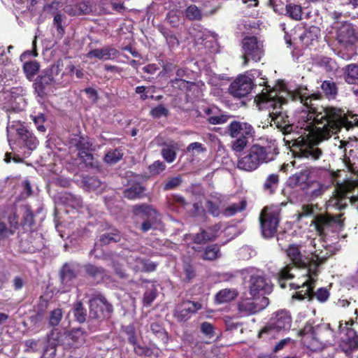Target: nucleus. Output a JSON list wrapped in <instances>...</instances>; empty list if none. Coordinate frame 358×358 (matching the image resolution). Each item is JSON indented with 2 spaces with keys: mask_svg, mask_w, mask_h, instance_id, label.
Listing matches in <instances>:
<instances>
[{
  "mask_svg": "<svg viewBox=\"0 0 358 358\" xmlns=\"http://www.w3.org/2000/svg\"><path fill=\"white\" fill-rule=\"evenodd\" d=\"M291 97L304 108L298 115V124L309 131L308 135L292 140L293 152L301 157L318 159L322 154L318 144L336 134V108L319 106L316 102L322 99L321 94L310 93L306 87H298Z\"/></svg>",
  "mask_w": 358,
  "mask_h": 358,
  "instance_id": "f257e3e1",
  "label": "nucleus"
},
{
  "mask_svg": "<svg viewBox=\"0 0 358 358\" xmlns=\"http://www.w3.org/2000/svg\"><path fill=\"white\" fill-rule=\"evenodd\" d=\"M352 145L344 140L340 141V145L337 148V156L342 161L343 168L337 169V208L343 209L346 204H343V199H348L351 204H358V180H351L346 178L343 182H339L338 179L341 177V172L347 170L348 173H357L351 157L354 153L352 149Z\"/></svg>",
  "mask_w": 358,
  "mask_h": 358,
  "instance_id": "f03ea898",
  "label": "nucleus"
},
{
  "mask_svg": "<svg viewBox=\"0 0 358 358\" xmlns=\"http://www.w3.org/2000/svg\"><path fill=\"white\" fill-rule=\"evenodd\" d=\"M278 155L279 148L276 141L256 143L249 148L243 157L238 159L237 167L241 170L253 171L261 164L275 160Z\"/></svg>",
  "mask_w": 358,
  "mask_h": 358,
  "instance_id": "7ed1b4c3",
  "label": "nucleus"
},
{
  "mask_svg": "<svg viewBox=\"0 0 358 358\" xmlns=\"http://www.w3.org/2000/svg\"><path fill=\"white\" fill-rule=\"evenodd\" d=\"M285 252L290 261L289 264L297 268H306V275H318L320 263L308 256L303 255L300 245L289 244L285 250Z\"/></svg>",
  "mask_w": 358,
  "mask_h": 358,
  "instance_id": "20e7f679",
  "label": "nucleus"
},
{
  "mask_svg": "<svg viewBox=\"0 0 358 358\" xmlns=\"http://www.w3.org/2000/svg\"><path fill=\"white\" fill-rule=\"evenodd\" d=\"M292 318L289 310L282 309L275 311L272 315L269 322L259 332V337L264 335L273 336L275 332L288 331L292 326Z\"/></svg>",
  "mask_w": 358,
  "mask_h": 358,
  "instance_id": "39448f33",
  "label": "nucleus"
},
{
  "mask_svg": "<svg viewBox=\"0 0 358 358\" xmlns=\"http://www.w3.org/2000/svg\"><path fill=\"white\" fill-rule=\"evenodd\" d=\"M280 208L278 206L264 207L259 215L260 229L262 236L270 238L275 236L280 222Z\"/></svg>",
  "mask_w": 358,
  "mask_h": 358,
  "instance_id": "423d86ee",
  "label": "nucleus"
},
{
  "mask_svg": "<svg viewBox=\"0 0 358 358\" xmlns=\"http://www.w3.org/2000/svg\"><path fill=\"white\" fill-rule=\"evenodd\" d=\"M248 291L251 296L256 297L270 294L273 289L271 280L266 278L262 271L250 269L245 277Z\"/></svg>",
  "mask_w": 358,
  "mask_h": 358,
  "instance_id": "0eeeda50",
  "label": "nucleus"
},
{
  "mask_svg": "<svg viewBox=\"0 0 358 358\" xmlns=\"http://www.w3.org/2000/svg\"><path fill=\"white\" fill-rule=\"evenodd\" d=\"M134 215L141 221L139 229L143 233L156 229L160 223L159 214L150 205L143 203L133 207Z\"/></svg>",
  "mask_w": 358,
  "mask_h": 358,
  "instance_id": "6e6552de",
  "label": "nucleus"
},
{
  "mask_svg": "<svg viewBox=\"0 0 358 358\" xmlns=\"http://www.w3.org/2000/svg\"><path fill=\"white\" fill-rule=\"evenodd\" d=\"M344 324L343 327V321L339 322L338 331L341 336L339 348L346 356L349 357L354 351L358 350V336L352 328L353 325L352 320L345 322Z\"/></svg>",
  "mask_w": 358,
  "mask_h": 358,
  "instance_id": "1a4fd4ad",
  "label": "nucleus"
},
{
  "mask_svg": "<svg viewBox=\"0 0 358 358\" xmlns=\"http://www.w3.org/2000/svg\"><path fill=\"white\" fill-rule=\"evenodd\" d=\"M89 315L94 320H107L113 313V306L101 294L93 295L89 300Z\"/></svg>",
  "mask_w": 358,
  "mask_h": 358,
  "instance_id": "9d476101",
  "label": "nucleus"
},
{
  "mask_svg": "<svg viewBox=\"0 0 358 358\" xmlns=\"http://www.w3.org/2000/svg\"><path fill=\"white\" fill-rule=\"evenodd\" d=\"M337 41L340 44L347 45L348 50L350 52L342 53L341 50L337 52V55L343 59H350L354 54L353 45L358 41V33L354 27L349 23H345L337 30Z\"/></svg>",
  "mask_w": 358,
  "mask_h": 358,
  "instance_id": "9b49d317",
  "label": "nucleus"
},
{
  "mask_svg": "<svg viewBox=\"0 0 358 358\" xmlns=\"http://www.w3.org/2000/svg\"><path fill=\"white\" fill-rule=\"evenodd\" d=\"M243 64L247 65L252 60L259 62L264 55L263 45L257 36H245L242 40Z\"/></svg>",
  "mask_w": 358,
  "mask_h": 358,
  "instance_id": "f8f14e48",
  "label": "nucleus"
},
{
  "mask_svg": "<svg viewBox=\"0 0 358 358\" xmlns=\"http://www.w3.org/2000/svg\"><path fill=\"white\" fill-rule=\"evenodd\" d=\"M201 308V303L185 299L176 305L173 315L178 322H185Z\"/></svg>",
  "mask_w": 358,
  "mask_h": 358,
  "instance_id": "ddd939ff",
  "label": "nucleus"
},
{
  "mask_svg": "<svg viewBox=\"0 0 358 358\" xmlns=\"http://www.w3.org/2000/svg\"><path fill=\"white\" fill-rule=\"evenodd\" d=\"M268 303V299L266 296L243 299L238 302V310L241 316H248L261 311Z\"/></svg>",
  "mask_w": 358,
  "mask_h": 358,
  "instance_id": "4468645a",
  "label": "nucleus"
},
{
  "mask_svg": "<svg viewBox=\"0 0 358 358\" xmlns=\"http://www.w3.org/2000/svg\"><path fill=\"white\" fill-rule=\"evenodd\" d=\"M75 66L68 59H59L46 71L50 73L57 84L63 82V78L72 76Z\"/></svg>",
  "mask_w": 358,
  "mask_h": 358,
  "instance_id": "2eb2a0df",
  "label": "nucleus"
},
{
  "mask_svg": "<svg viewBox=\"0 0 358 358\" xmlns=\"http://www.w3.org/2000/svg\"><path fill=\"white\" fill-rule=\"evenodd\" d=\"M255 85L248 76L239 75L229 85V92L236 98L248 95Z\"/></svg>",
  "mask_w": 358,
  "mask_h": 358,
  "instance_id": "dca6fc26",
  "label": "nucleus"
},
{
  "mask_svg": "<svg viewBox=\"0 0 358 358\" xmlns=\"http://www.w3.org/2000/svg\"><path fill=\"white\" fill-rule=\"evenodd\" d=\"M71 143L73 144L79 151V158L83 159L86 164L92 166L94 157L93 155L90 152V151L92 150V143L90 138L86 136H76L75 138H71Z\"/></svg>",
  "mask_w": 358,
  "mask_h": 358,
  "instance_id": "f3484780",
  "label": "nucleus"
},
{
  "mask_svg": "<svg viewBox=\"0 0 358 358\" xmlns=\"http://www.w3.org/2000/svg\"><path fill=\"white\" fill-rule=\"evenodd\" d=\"M17 138L16 143L20 149H27L28 150L32 151L37 148L38 145V139L35 135L26 127H22L17 129Z\"/></svg>",
  "mask_w": 358,
  "mask_h": 358,
  "instance_id": "a211bd4d",
  "label": "nucleus"
},
{
  "mask_svg": "<svg viewBox=\"0 0 358 358\" xmlns=\"http://www.w3.org/2000/svg\"><path fill=\"white\" fill-rule=\"evenodd\" d=\"M226 133L234 138L244 137V136H254L255 131L250 124L234 120L227 126Z\"/></svg>",
  "mask_w": 358,
  "mask_h": 358,
  "instance_id": "6ab92c4d",
  "label": "nucleus"
},
{
  "mask_svg": "<svg viewBox=\"0 0 358 358\" xmlns=\"http://www.w3.org/2000/svg\"><path fill=\"white\" fill-rule=\"evenodd\" d=\"M306 280L301 284L290 283V287L292 289H299L300 287L305 288V290H301L295 292L293 298L298 300H303L306 298H311L313 294V289L315 288V283L317 280V275H306Z\"/></svg>",
  "mask_w": 358,
  "mask_h": 358,
  "instance_id": "aec40b11",
  "label": "nucleus"
},
{
  "mask_svg": "<svg viewBox=\"0 0 358 358\" xmlns=\"http://www.w3.org/2000/svg\"><path fill=\"white\" fill-rule=\"evenodd\" d=\"M310 332H306V327L299 331V335L302 336V343L305 347L313 352L320 351L325 347L322 341L315 335L312 327H309Z\"/></svg>",
  "mask_w": 358,
  "mask_h": 358,
  "instance_id": "412c9836",
  "label": "nucleus"
},
{
  "mask_svg": "<svg viewBox=\"0 0 358 358\" xmlns=\"http://www.w3.org/2000/svg\"><path fill=\"white\" fill-rule=\"evenodd\" d=\"M355 126L358 127V115L353 114L349 110L344 113L341 108H337V134L342 128H345L348 131Z\"/></svg>",
  "mask_w": 358,
  "mask_h": 358,
  "instance_id": "4be33fe9",
  "label": "nucleus"
},
{
  "mask_svg": "<svg viewBox=\"0 0 358 358\" xmlns=\"http://www.w3.org/2000/svg\"><path fill=\"white\" fill-rule=\"evenodd\" d=\"M329 176L330 178V184L328 185H325L321 183H319L317 182H312L310 185H309L308 189V193L310 194V197L312 199H315L320 195L322 194V193L328 189V187L331 185H334L336 187L335 182H336V171L331 170L329 171ZM334 198H336V187H334V191L332 192V196L331 199L330 200V202L334 201Z\"/></svg>",
  "mask_w": 358,
  "mask_h": 358,
  "instance_id": "5701e85b",
  "label": "nucleus"
},
{
  "mask_svg": "<svg viewBox=\"0 0 358 358\" xmlns=\"http://www.w3.org/2000/svg\"><path fill=\"white\" fill-rule=\"evenodd\" d=\"M55 83H57V82L45 69L36 77L33 83V87L38 96L43 97L46 94V88Z\"/></svg>",
  "mask_w": 358,
  "mask_h": 358,
  "instance_id": "b1692460",
  "label": "nucleus"
},
{
  "mask_svg": "<svg viewBox=\"0 0 358 358\" xmlns=\"http://www.w3.org/2000/svg\"><path fill=\"white\" fill-rule=\"evenodd\" d=\"M119 55V51L111 46L93 49L87 54V57L90 59L96 58L100 60H113L117 58Z\"/></svg>",
  "mask_w": 358,
  "mask_h": 358,
  "instance_id": "393cba45",
  "label": "nucleus"
},
{
  "mask_svg": "<svg viewBox=\"0 0 358 358\" xmlns=\"http://www.w3.org/2000/svg\"><path fill=\"white\" fill-rule=\"evenodd\" d=\"M271 122L282 131L283 134H289L293 130V124L290 123L288 115L282 111L272 113L270 114Z\"/></svg>",
  "mask_w": 358,
  "mask_h": 358,
  "instance_id": "a878e982",
  "label": "nucleus"
},
{
  "mask_svg": "<svg viewBox=\"0 0 358 358\" xmlns=\"http://www.w3.org/2000/svg\"><path fill=\"white\" fill-rule=\"evenodd\" d=\"M315 335L318 336L324 344V347L333 345L335 341V334L334 330L327 323L319 325L315 330Z\"/></svg>",
  "mask_w": 358,
  "mask_h": 358,
  "instance_id": "bb28decb",
  "label": "nucleus"
},
{
  "mask_svg": "<svg viewBox=\"0 0 358 358\" xmlns=\"http://www.w3.org/2000/svg\"><path fill=\"white\" fill-rule=\"evenodd\" d=\"M336 223V216L329 215H319L312 221L313 225L320 236H325V231Z\"/></svg>",
  "mask_w": 358,
  "mask_h": 358,
  "instance_id": "cd10ccee",
  "label": "nucleus"
},
{
  "mask_svg": "<svg viewBox=\"0 0 358 358\" xmlns=\"http://www.w3.org/2000/svg\"><path fill=\"white\" fill-rule=\"evenodd\" d=\"M86 277L91 279L95 284H99L103 281L106 271L102 266H96L92 264H86L83 266Z\"/></svg>",
  "mask_w": 358,
  "mask_h": 358,
  "instance_id": "c85d7f7f",
  "label": "nucleus"
},
{
  "mask_svg": "<svg viewBox=\"0 0 358 358\" xmlns=\"http://www.w3.org/2000/svg\"><path fill=\"white\" fill-rule=\"evenodd\" d=\"M131 345L133 346L134 354L138 357L158 358L159 356V349L157 347L151 348L141 345L138 340Z\"/></svg>",
  "mask_w": 358,
  "mask_h": 358,
  "instance_id": "c756f323",
  "label": "nucleus"
},
{
  "mask_svg": "<svg viewBox=\"0 0 358 358\" xmlns=\"http://www.w3.org/2000/svg\"><path fill=\"white\" fill-rule=\"evenodd\" d=\"M145 187L141 182H135L123 191V196L130 200L141 199L145 195Z\"/></svg>",
  "mask_w": 358,
  "mask_h": 358,
  "instance_id": "7c9ffc66",
  "label": "nucleus"
},
{
  "mask_svg": "<svg viewBox=\"0 0 358 358\" xmlns=\"http://www.w3.org/2000/svg\"><path fill=\"white\" fill-rule=\"evenodd\" d=\"M280 185V175L278 173L269 174L264 181L262 189L268 195L274 194Z\"/></svg>",
  "mask_w": 358,
  "mask_h": 358,
  "instance_id": "2f4dec72",
  "label": "nucleus"
},
{
  "mask_svg": "<svg viewBox=\"0 0 358 358\" xmlns=\"http://www.w3.org/2000/svg\"><path fill=\"white\" fill-rule=\"evenodd\" d=\"M182 273L184 278L182 281L184 282H191L196 277V270L195 266L190 259L182 260Z\"/></svg>",
  "mask_w": 358,
  "mask_h": 358,
  "instance_id": "473e14b6",
  "label": "nucleus"
},
{
  "mask_svg": "<svg viewBox=\"0 0 358 358\" xmlns=\"http://www.w3.org/2000/svg\"><path fill=\"white\" fill-rule=\"evenodd\" d=\"M76 277L77 273L75 268L68 263H65L59 271V278L64 285H69Z\"/></svg>",
  "mask_w": 358,
  "mask_h": 358,
  "instance_id": "72a5a7b5",
  "label": "nucleus"
},
{
  "mask_svg": "<svg viewBox=\"0 0 358 358\" xmlns=\"http://www.w3.org/2000/svg\"><path fill=\"white\" fill-rule=\"evenodd\" d=\"M238 294L236 289H223L216 294L215 300L218 304L229 303L237 297Z\"/></svg>",
  "mask_w": 358,
  "mask_h": 358,
  "instance_id": "f704fd0d",
  "label": "nucleus"
},
{
  "mask_svg": "<svg viewBox=\"0 0 358 358\" xmlns=\"http://www.w3.org/2000/svg\"><path fill=\"white\" fill-rule=\"evenodd\" d=\"M283 13L287 17L295 20L300 21L302 20L303 8L299 4L289 3L286 4Z\"/></svg>",
  "mask_w": 358,
  "mask_h": 358,
  "instance_id": "c9c22d12",
  "label": "nucleus"
},
{
  "mask_svg": "<svg viewBox=\"0 0 358 358\" xmlns=\"http://www.w3.org/2000/svg\"><path fill=\"white\" fill-rule=\"evenodd\" d=\"M309 178L310 171L307 169H301L289 177V183L292 187L305 185L308 182Z\"/></svg>",
  "mask_w": 358,
  "mask_h": 358,
  "instance_id": "e433bc0d",
  "label": "nucleus"
},
{
  "mask_svg": "<svg viewBox=\"0 0 358 358\" xmlns=\"http://www.w3.org/2000/svg\"><path fill=\"white\" fill-rule=\"evenodd\" d=\"M87 336V332L81 327L74 328L68 333L69 340L74 343L76 347L81 346L85 343Z\"/></svg>",
  "mask_w": 358,
  "mask_h": 358,
  "instance_id": "4c0bfd02",
  "label": "nucleus"
},
{
  "mask_svg": "<svg viewBox=\"0 0 358 358\" xmlns=\"http://www.w3.org/2000/svg\"><path fill=\"white\" fill-rule=\"evenodd\" d=\"M124 157L123 149L117 148L108 150L103 157V162L107 164H115L122 159Z\"/></svg>",
  "mask_w": 358,
  "mask_h": 358,
  "instance_id": "58836bf2",
  "label": "nucleus"
},
{
  "mask_svg": "<svg viewBox=\"0 0 358 358\" xmlns=\"http://www.w3.org/2000/svg\"><path fill=\"white\" fill-rule=\"evenodd\" d=\"M150 329L151 332L163 343H168L169 334L162 324L158 322H152L150 325Z\"/></svg>",
  "mask_w": 358,
  "mask_h": 358,
  "instance_id": "ea45409f",
  "label": "nucleus"
},
{
  "mask_svg": "<svg viewBox=\"0 0 358 358\" xmlns=\"http://www.w3.org/2000/svg\"><path fill=\"white\" fill-rule=\"evenodd\" d=\"M74 319L76 322L82 324L86 321L87 310L81 301L74 302L72 308Z\"/></svg>",
  "mask_w": 358,
  "mask_h": 358,
  "instance_id": "a19ab883",
  "label": "nucleus"
},
{
  "mask_svg": "<svg viewBox=\"0 0 358 358\" xmlns=\"http://www.w3.org/2000/svg\"><path fill=\"white\" fill-rule=\"evenodd\" d=\"M91 0H82L76 3L72 8V14L73 15H88L93 13Z\"/></svg>",
  "mask_w": 358,
  "mask_h": 358,
  "instance_id": "79ce46f5",
  "label": "nucleus"
},
{
  "mask_svg": "<svg viewBox=\"0 0 358 358\" xmlns=\"http://www.w3.org/2000/svg\"><path fill=\"white\" fill-rule=\"evenodd\" d=\"M320 35V29L317 26H310L301 36L300 38L305 43L310 44L313 41L317 40Z\"/></svg>",
  "mask_w": 358,
  "mask_h": 358,
  "instance_id": "37998d69",
  "label": "nucleus"
},
{
  "mask_svg": "<svg viewBox=\"0 0 358 358\" xmlns=\"http://www.w3.org/2000/svg\"><path fill=\"white\" fill-rule=\"evenodd\" d=\"M294 266L287 264L282 267L278 273V283L282 288L286 287V280H292L294 278V275L291 272Z\"/></svg>",
  "mask_w": 358,
  "mask_h": 358,
  "instance_id": "c03bdc74",
  "label": "nucleus"
},
{
  "mask_svg": "<svg viewBox=\"0 0 358 358\" xmlns=\"http://www.w3.org/2000/svg\"><path fill=\"white\" fill-rule=\"evenodd\" d=\"M221 257L220 248L217 244L208 245L202 255L203 260L214 261Z\"/></svg>",
  "mask_w": 358,
  "mask_h": 358,
  "instance_id": "a18cd8bd",
  "label": "nucleus"
},
{
  "mask_svg": "<svg viewBox=\"0 0 358 358\" xmlns=\"http://www.w3.org/2000/svg\"><path fill=\"white\" fill-rule=\"evenodd\" d=\"M122 236L119 230L113 229L110 232L103 234L99 238L100 243L103 245L111 243H118L121 241Z\"/></svg>",
  "mask_w": 358,
  "mask_h": 358,
  "instance_id": "49530a36",
  "label": "nucleus"
},
{
  "mask_svg": "<svg viewBox=\"0 0 358 358\" xmlns=\"http://www.w3.org/2000/svg\"><path fill=\"white\" fill-rule=\"evenodd\" d=\"M344 70V79L349 84H354L358 80V65H347Z\"/></svg>",
  "mask_w": 358,
  "mask_h": 358,
  "instance_id": "de8ad7c7",
  "label": "nucleus"
},
{
  "mask_svg": "<svg viewBox=\"0 0 358 358\" xmlns=\"http://www.w3.org/2000/svg\"><path fill=\"white\" fill-rule=\"evenodd\" d=\"M40 64L36 61L26 62L23 64V71L26 78L31 81L39 71Z\"/></svg>",
  "mask_w": 358,
  "mask_h": 358,
  "instance_id": "09e8293b",
  "label": "nucleus"
},
{
  "mask_svg": "<svg viewBox=\"0 0 358 358\" xmlns=\"http://www.w3.org/2000/svg\"><path fill=\"white\" fill-rule=\"evenodd\" d=\"M192 241L195 244L204 245L213 241V237L210 236L206 229L201 228L198 233L192 235Z\"/></svg>",
  "mask_w": 358,
  "mask_h": 358,
  "instance_id": "8fccbe9b",
  "label": "nucleus"
},
{
  "mask_svg": "<svg viewBox=\"0 0 358 358\" xmlns=\"http://www.w3.org/2000/svg\"><path fill=\"white\" fill-rule=\"evenodd\" d=\"M246 208V201L245 200L241 201L239 203H232L227 207L222 212L225 217H231L244 210Z\"/></svg>",
  "mask_w": 358,
  "mask_h": 358,
  "instance_id": "3c124183",
  "label": "nucleus"
},
{
  "mask_svg": "<svg viewBox=\"0 0 358 358\" xmlns=\"http://www.w3.org/2000/svg\"><path fill=\"white\" fill-rule=\"evenodd\" d=\"M203 85L201 82H190L189 81L188 87L185 92L187 98L193 99L200 96L201 92V87Z\"/></svg>",
  "mask_w": 358,
  "mask_h": 358,
  "instance_id": "603ef678",
  "label": "nucleus"
},
{
  "mask_svg": "<svg viewBox=\"0 0 358 358\" xmlns=\"http://www.w3.org/2000/svg\"><path fill=\"white\" fill-rule=\"evenodd\" d=\"M187 19L192 21H200L202 19L201 10L194 4L189 6L185 11Z\"/></svg>",
  "mask_w": 358,
  "mask_h": 358,
  "instance_id": "864d4df0",
  "label": "nucleus"
},
{
  "mask_svg": "<svg viewBox=\"0 0 358 358\" xmlns=\"http://www.w3.org/2000/svg\"><path fill=\"white\" fill-rule=\"evenodd\" d=\"M159 31L166 38V43L171 49L176 48L179 45L178 38L173 31L166 30L164 28L160 29Z\"/></svg>",
  "mask_w": 358,
  "mask_h": 358,
  "instance_id": "5fc2aeb1",
  "label": "nucleus"
},
{
  "mask_svg": "<svg viewBox=\"0 0 358 358\" xmlns=\"http://www.w3.org/2000/svg\"><path fill=\"white\" fill-rule=\"evenodd\" d=\"M252 137L253 136H244V137L234 138L235 140L231 142L232 150L236 152H242L248 143V139Z\"/></svg>",
  "mask_w": 358,
  "mask_h": 358,
  "instance_id": "6e6d98bb",
  "label": "nucleus"
},
{
  "mask_svg": "<svg viewBox=\"0 0 358 358\" xmlns=\"http://www.w3.org/2000/svg\"><path fill=\"white\" fill-rule=\"evenodd\" d=\"M49 305V301L46 299L44 296H41L38 299V303L37 305V313L33 317L36 320H41Z\"/></svg>",
  "mask_w": 358,
  "mask_h": 358,
  "instance_id": "4d7b16f0",
  "label": "nucleus"
},
{
  "mask_svg": "<svg viewBox=\"0 0 358 358\" xmlns=\"http://www.w3.org/2000/svg\"><path fill=\"white\" fill-rule=\"evenodd\" d=\"M150 115L155 119L161 118L162 117H168L169 110L164 106L160 104L152 108L150 111Z\"/></svg>",
  "mask_w": 358,
  "mask_h": 358,
  "instance_id": "13d9d810",
  "label": "nucleus"
},
{
  "mask_svg": "<svg viewBox=\"0 0 358 358\" xmlns=\"http://www.w3.org/2000/svg\"><path fill=\"white\" fill-rule=\"evenodd\" d=\"M136 262H139L143 266L142 271L145 273L153 272L156 270L157 264L145 258L137 257Z\"/></svg>",
  "mask_w": 358,
  "mask_h": 358,
  "instance_id": "bf43d9fd",
  "label": "nucleus"
},
{
  "mask_svg": "<svg viewBox=\"0 0 358 358\" xmlns=\"http://www.w3.org/2000/svg\"><path fill=\"white\" fill-rule=\"evenodd\" d=\"M63 315L61 308H55L50 312L49 317V324L52 327L57 326L62 320Z\"/></svg>",
  "mask_w": 358,
  "mask_h": 358,
  "instance_id": "052dcab7",
  "label": "nucleus"
},
{
  "mask_svg": "<svg viewBox=\"0 0 358 358\" xmlns=\"http://www.w3.org/2000/svg\"><path fill=\"white\" fill-rule=\"evenodd\" d=\"M182 182V179L180 176L170 178L164 185L163 189L164 191L171 190L177 188Z\"/></svg>",
  "mask_w": 358,
  "mask_h": 358,
  "instance_id": "680f3d73",
  "label": "nucleus"
},
{
  "mask_svg": "<svg viewBox=\"0 0 358 358\" xmlns=\"http://www.w3.org/2000/svg\"><path fill=\"white\" fill-rule=\"evenodd\" d=\"M59 338V331L57 329H53L50 334L48 335V342L50 343L49 346L51 349L53 350V355H55L56 352V346L58 343Z\"/></svg>",
  "mask_w": 358,
  "mask_h": 358,
  "instance_id": "e2e57ef3",
  "label": "nucleus"
},
{
  "mask_svg": "<svg viewBox=\"0 0 358 358\" xmlns=\"http://www.w3.org/2000/svg\"><path fill=\"white\" fill-rule=\"evenodd\" d=\"M123 331L127 335L128 343L130 345L138 340L136 330L134 324H129L124 327Z\"/></svg>",
  "mask_w": 358,
  "mask_h": 358,
  "instance_id": "0e129e2a",
  "label": "nucleus"
},
{
  "mask_svg": "<svg viewBox=\"0 0 358 358\" xmlns=\"http://www.w3.org/2000/svg\"><path fill=\"white\" fill-rule=\"evenodd\" d=\"M162 156L168 163H172L176 158L177 154L173 147H166L162 150Z\"/></svg>",
  "mask_w": 358,
  "mask_h": 358,
  "instance_id": "69168bd1",
  "label": "nucleus"
},
{
  "mask_svg": "<svg viewBox=\"0 0 358 358\" xmlns=\"http://www.w3.org/2000/svg\"><path fill=\"white\" fill-rule=\"evenodd\" d=\"M91 3L93 8V13L102 14L106 13V6L108 4L106 1L91 0Z\"/></svg>",
  "mask_w": 358,
  "mask_h": 358,
  "instance_id": "338daca9",
  "label": "nucleus"
},
{
  "mask_svg": "<svg viewBox=\"0 0 358 358\" xmlns=\"http://www.w3.org/2000/svg\"><path fill=\"white\" fill-rule=\"evenodd\" d=\"M166 169V164L159 160L154 162L148 167L149 172L152 175H158Z\"/></svg>",
  "mask_w": 358,
  "mask_h": 358,
  "instance_id": "774afa93",
  "label": "nucleus"
}]
</instances>
